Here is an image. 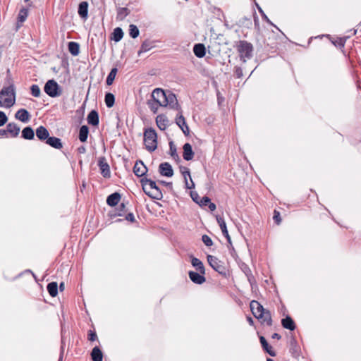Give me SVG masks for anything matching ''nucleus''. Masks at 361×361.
<instances>
[{"label": "nucleus", "mask_w": 361, "mask_h": 361, "mask_svg": "<svg viewBox=\"0 0 361 361\" xmlns=\"http://www.w3.org/2000/svg\"><path fill=\"white\" fill-rule=\"evenodd\" d=\"M166 95V92H165L162 89L156 88L153 90L151 96L153 100L161 104V106H164Z\"/></svg>", "instance_id": "obj_9"}, {"label": "nucleus", "mask_w": 361, "mask_h": 361, "mask_svg": "<svg viewBox=\"0 0 361 361\" xmlns=\"http://www.w3.org/2000/svg\"><path fill=\"white\" fill-rule=\"evenodd\" d=\"M183 157L185 161H190L194 157V152L192 151V146L190 143H185L183 147Z\"/></svg>", "instance_id": "obj_14"}, {"label": "nucleus", "mask_w": 361, "mask_h": 361, "mask_svg": "<svg viewBox=\"0 0 361 361\" xmlns=\"http://www.w3.org/2000/svg\"><path fill=\"white\" fill-rule=\"evenodd\" d=\"M15 118L21 122L27 123L30 120V114L27 110L20 109L16 113Z\"/></svg>", "instance_id": "obj_15"}, {"label": "nucleus", "mask_w": 361, "mask_h": 361, "mask_svg": "<svg viewBox=\"0 0 361 361\" xmlns=\"http://www.w3.org/2000/svg\"><path fill=\"white\" fill-rule=\"evenodd\" d=\"M273 219H274V222L276 223V224H277V225H279L281 222L280 212L276 209L274 211Z\"/></svg>", "instance_id": "obj_50"}, {"label": "nucleus", "mask_w": 361, "mask_h": 361, "mask_svg": "<svg viewBox=\"0 0 361 361\" xmlns=\"http://www.w3.org/2000/svg\"><path fill=\"white\" fill-rule=\"evenodd\" d=\"M147 172V168L141 160L135 162L133 167V173L137 177H142Z\"/></svg>", "instance_id": "obj_10"}, {"label": "nucleus", "mask_w": 361, "mask_h": 361, "mask_svg": "<svg viewBox=\"0 0 361 361\" xmlns=\"http://www.w3.org/2000/svg\"><path fill=\"white\" fill-rule=\"evenodd\" d=\"M194 54L198 58H202L205 56L206 49L203 44H196L193 47Z\"/></svg>", "instance_id": "obj_22"}, {"label": "nucleus", "mask_w": 361, "mask_h": 361, "mask_svg": "<svg viewBox=\"0 0 361 361\" xmlns=\"http://www.w3.org/2000/svg\"><path fill=\"white\" fill-rule=\"evenodd\" d=\"M250 306L253 315L256 318L262 316V313L265 311L263 306L256 300L251 301Z\"/></svg>", "instance_id": "obj_11"}, {"label": "nucleus", "mask_w": 361, "mask_h": 361, "mask_svg": "<svg viewBox=\"0 0 361 361\" xmlns=\"http://www.w3.org/2000/svg\"><path fill=\"white\" fill-rule=\"evenodd\" d=\"M65 288L64 283H61L59 285V289L61 291H63Z\"/></svg>", "instance_id": "obj_64"}, {"label": "nucleus", "mask_w": 361, "mask_h": 361, "mask_svg": "<svg viewBox=\"0 0 361 361\" xmlns=\"http://www.w3.org/2000/svg\"><path fill=\"white\" fill-rule=\"evenodd\" d=\"M91 357L93 361H103V354L98 346L93 348L91 353Z\"/></svg>", "instance_id": "obj_27"}, {"label": "nucleus", "mask_w": 361, "mask_h": 361, "mask_svg": "<svg viewBox=\"0 0 361 361\" xmlns=\"http://www.w3.org/2000/svg\"><path fill=\"white\" fill-rule=\"evenodd\" d=\"M31 94L35 97H39L41 94V90L37 85H32L30 87Z\"/></svg>", "instance_id": "obj_45"}, {"label": "nucleus", "mask_w": 361, "mask_h": 361, "mask_svg": "<svg viewBox=\"0 0 361 361\" xmlns=\"http://www.w3.org/2000/svg\"><path fill=\"white\" fill-rule=\"evenodd\" d=\"M159 183L169 188L170 189H172V183L171 182H166L164 180H161Z\"/></svg>", "instance_id": "obj_60"}, {"label": "nucleus", "mask_w": 361, "mask_h": 361, "mask_svg": "<svg viewBox=\"0 0 361 361\" xmlns=\"http://www.w3.org/2000/svg\"><path fill=\"white\" fill-rule=\"evenodd\" d=\"M210 198L207 196H204L203 197L200 198V202L198 204L200 207H204L208 204V203H210Z\"/></svg>", "instance_id": "obj_51"}, {"label": "nucleus", "mask_w": 361, "mask_h": 361, "mask_svg": "<svg viewBox=\"0 0 361 361\" xmlns=\"http://www.w3.org/2000/svg\"><path fill=\"white\" fill-rule=\"evenodd\" d=\"M236 49L240 59L243 62H245L247 59H250L252 57L253 46L250 42L240 40L237 42Z\"/></svg>", "instance_id": "obj_3"}, {"label": "nucleus", "mask_w": 361, "mask_h": 361, "mask_svg": "<svg viewBox=\"0 0 361 361\" xmlns=\"http://www.w3.org/2000/svg\"><path fill=\"white\" fill-rule=\"evenodd\" d=\"M176 124L178 126V127L180 128H181V127H183L185 124H186V122H185V118L183 116V115L181 114H180L176 118Z\"/></svg>", "instance_id": "obj_48"}, {"label": "nucleus", "mask_w": 361, "mask_h": 361, "mask_svg": "<svg viewBox=\"0 0 361 361\" xmlns=\"http://www.w3.org/2000/svg\"><path fill=\"white\" fill-rule=\"evenodd\" d=\"M147 104H148L149 109H151V111L154 114H156L158 110L159 106H161V104H159L158 102H157L156 101H154L153 99L149 100L147 102Z\"/></svg>", "instance_id": "obj_43"}, {"label": "nucleus", "mask_w": 361, "mask_h": 361, "mask_svg": "<svg viewBox=\"0 0 361 361\" xmlns=\"http://www.w3.org/2000/svg\"><path fill=\"white\" fill-rule=\"evenodd\" d=\"M238 25L239 26H242V27H245L249 28L252 25L251 18H248V17H246V16L243 17V18L239 19V20L238 22Z\"/></svg>", "instance_id": "obj_38"}, {"label": "nucleus", "mask_w": 361, "mask_h": 361, "mask_svg": "<svg viewBox=\"0 0 361 361\" xmlns=\"http://www.w3.org/2000/svg\"><path fill=\"white\" fill-rule=\"evenodd\" d=\"M125 219L130 222L135 221L134 214L132 212L128 213L125 216Z\"/></svg>", "instance_id": "obj_57"}, {"label": "nucleus", "mask_w": 361, "mask_h": 361, "mask_svg": "<svg viewBox=\"0 0 361 361\" xmlns=\"http://www.w3.org/2000/svg\"><path fill=\"white\" fill-rule=\"evenodd\" d=\"M8 121V117L4 111H0V127L3 126Z\"/></svg>", "instance_id": "obj_53"}, {"label": "nucleus", "mask_w": 361, "mask_h": 361, "mask_svg": "<svg viewBox=\"0 0 361 361\" xmlns=\"http://www.w3.org/2000/svg\"><path fill=\"white\" fill-rule=\"evenodd\" d=\"M47 291L51 297H55L58 294V284L56 282H51L48 283L47 287Z\"/></svg>", "instance_id": "obj_32"}, {"label": "nucleus", "mask_w": 361, "mask_h": 361, "mask_svg": "<svg viewBox=\"0 0 361 361\" xmlns=\"http://www.w3.org/2000/svg\"><path fill=\"white\" fill-rule=\"evenodd\" d=\"M78 13L82 18H87L88 14V3L82 1L79 4Z\"/></svg>", "instance_id": "obj_24"}, {"label": "nucleus", "mask_w": 361, "mask_h": 361, "mask_svg": "<svg viewBox=\"0 0 361 361\" xmlns=\"http://www.w3.org/2000/svg\"><path fill=\"white\" fill-rule=\"evenodd\" d=\"M36 135L39 140L46 141L49 136V133L45 127L40 126L36 129Z\"/></svg>", "instance_id": "obj_19"}, {"label": "nucleus", "mask_w": 361, "mask_h": 361, "mask_svg": "<svg viewBox=\"0 0 361 361\" xmlns=\"http://www.w3.org/2000/svg\"><path fill=\"white\" fill-rule=\"evenodd\" d=\"M78 152L80 154H84L86 152V148L84 146H81V147L78 148Z\"/></svg>", "instance_id": "obj_62"}, {"label": "nucleus", "mask_w": 361, "mask_h": 361, "mask_svg": "<svg viewBox=\"0 0 361 361\" xmlns=\"http://www.w3.org/2000/svg\"><path fill=\"white\" fill-rule=\"evenodd\" d=\"M191 264L202 274H205V269L203 263L199 259L192 257L191 259Z\"/></svg>", "instance_id": "obj_28"}, {"label": "nucleus", "mask_w": 361, "mask_h": 361, "mask_svg": "<svg viewBox=\"0 0 361 361\" xmlns=\"http://www.w3.org/2000/svg\"><path fill=\"white\" fill-rule=\"evenodd\" d=\"M69 52L74 56H78L80 53V45L78 42H70L68 44Z\"/></svg>", "instance_id": "obj_29"}, {"label": "nucleus", "mask_w": 361, "mask_h": 361, "mask_svg": "<svg viewBox=\"0 0 361 361\" xmlns=\"http://www.w3.org/2000/svg\"><path fill=\"white\" fill-rule=\"evenodd\" d=\"M121 200V195L118 192H114L109 195L106 199V203L111 207H114L118 204Z\"/></svg>", "instance_id": "obj_21"}, {"label": "nucleus", "mask_w": 361, "mask_h": 361, "mask_svg": "<svg viewBox=\"0 0 361 361\" xmlns=\"http://www.w3.org/2000/svg\"><path fill=\"white\" fill-rule=\"evenodd\" d=\"M156 123L161 130H164L168 126L169 120L165 115L160 114L156 118Z\"/></svg>", "instance_id": "obj_18"}, {"label": "nucleus", "mask_w": 361, "mask_h": 361, "mask_svg": "<svg viewBox=\"0 0 361 361\" xmlns=\"http://www.w3.org/2000/svg\"><path fill=\"white\" fill-rule=\"evenodd\" d=\"M46 143L53 148L60 149L63 147L61 139L56 137H48L46 140Z\"/></svg>", "instance_id": "obj_20"}, {"label": "nucleus", "mask_w": 361, "mask_h": 361, "mask_svg": "<svg viewBox=\"0 0 361 361\" xmlns=\"http://www.w3.org/2000/svg\"><path fill=\"white\" fill-rule=\"evenodd\" d=\"M112 39L116 42L121 41L123 37V32L121 27H116L112 33Z\"/></svg>", "instance_id": "obj_34"}, {"label": "nucleus", "mask_w": 361, "mask_h": 361, "mask_svg": "<svg viewBox=\"0 0 361 361\" xmlns=\"http://www.w3.org/2000/svg\"><path fill=\"white\" fill-rule=\"evenodd\" d=\"M28 16V11L26 8H22L20 9L18 16V20L20 23H23L27 17Z\"/></svg>", "instance_id": "obj_42"}, {"label": "nucleus", "mask_w": 361, "mask_h": 361, "mask_svg": "<svg viewBox=\"0 0 361 361\" xmlns=\"http://www.w3.org/2000/svg\"><path fill=\"white\" fill-rule=\"evenodd\" d=\"M140 31L137 27L133 24H130L129 25V35L130 36L135 39L139 36Z\"/></svg>", "instance_id": "obj_40"}, {"label": "nucleus", "mask_w": 361, "mask_h": 361, "mask_svg": "<svg viewBox=\"0 0 361 361\" xmlns=\"http://www.w3.org/2000/svg\"><path fill=\"white\" fill-rule=\"evenodd\" d=\"M180 129L185 135L189 134L190 130L187 124H185L183 127H181Z\"/></svg>", "instance_id": "obj_58"}, {"label": "nucleus", "mask_w": 361, "mask_h": 361, "mask_svg": "<svg viewBox=\"0 0 361 361\" xmlns=\"http://www.w3.org/2000/svg\"><path fill=\"white\" fill-rule=\"evenodd\" d=\"M44 90L51 97H56L61 94L60 86L54 80H49L44 87Z\"/></svg>", "instance_id": "obj_5"}, {"label": "nucleus", "mask_w": 361, "mask_h": 361, "mask_svg": "<svg viewBox=\"0 0 361 361\" xmlns=\"http://www.w3.org/2000/svg\"><path fill=\"white\" fill-rule=\"evenodd\" d=\"M190 197L195 202H196L197 204L199 203L200 197L199 196L198 193L196 191H191Z\"/></svg>", "instance_id": "obj_54"}, {"label": "nucleus", "mask_w": 361, "mask_h": 361, "mask_svg": "<svg viewBox=\"0 0 361 361\" xmlns=\"http://www.w3.org/2000/svg\"><path fill=\"white\" fill-rule=\"evenodd\" d=\"M202 240L204 243V245L207 247H210L213 245L212 240L207 235H203L202 236Z\"/></svg>", "instance_id": "obj_49"}, {"label": "nucleus", "mask_w": 361, "mask_h": 361, "mask_svg": "<svg viewBox=\"0 0 361 361\" xmlns=\"http://www.w3.org/2000/svg\"><path fill=\"white\" fill-rule=\"evenodd\" d=\"M154 47V42L152 41L149 39L145 40L141 44L140 49L137 52L138 56H140L142 53L151 50Z\"/></svg>", "instance_id": "obj_25"}, {"label": "nucleus", "mask_w": 361, "mask_h": 361, "mask_svg": "<svg viewBox=\"0 0 361 361\" xmlns=\"http://www.w3.org/2000/svg\"><path fill=\"white\" fill-rule=\"evenodd\" d=\"M16 102V91L13 85L4 87L0 91V107L10 108Z\"/></svg>", "instance_id": "obj_2"}, {"label": "nucleus", "mask_w": 361, "mask_h": 361, "mask_svg": "<svg viewBox=\"0 0 361 361\" xmlns=\"http://www.w3.org/2000/svg\"><path fill=\"white\" fill-rule=\"evenodd\" d=\"M168 106L173 109L178 110L180 109V106L178 104L176 95L171 92H168L166 93L165 102L164 104V107Z\"/></svg>", "instance_id": "obj_7"}, {"label": "nucleus", "mask_w": 361, "mask_h": 361, "mask_svg": "<svg viewBox=\"0 0 361 361\" xmlns=\"http://www.w3.org/2000/svg\"><path fill=\"white\" fill-rule=\"evenodd\" d=\"M98 166L104 178H109L111 176L110 167L104 157L99 158Z\"/></svg>", "instance_id": "obj_8"}, {"label": "nucleus", "mask_w": 361, "mask_h": 361, "mask_svg": "<svg viewBox=\"0 0 361 361\" xmlns=\"http://www.w3.org/2000/svg\"><path fill=\"white\" fill-rule=\"evenodd\" d=\"M159 171L161 176L166 177H171L173 175V170L172 166L168 162L160 164L159 166Z\"/></svg>", "instance_id": "obj_12"}, {"label": "nucleus", "mask_w": 361, "mask_h": 361, "mask_svg": "<svg viewBox=\"0 0 361 361\" xmlns=\"http://www.w3.org/2000/svg\"><path fill=\"white\" fill-rule=\"evenodd\" d=\"M262 348L264 352L268 353L271 357H275L276 355L275 350L273 349V347L267 342V340H259Z\"/></svg>", "instance_id": "obj_23"}, {"label": "nucleus", "mask_w": 361, "mask_h": 361, "mask_svg": "<svg viewBox=\"0 0 361 361\" xmlns=\"http://www.w3.org/2000/svg\"><path fill=\"white\" fill-rule=\"evenodd\" d=\"M190 279L196 284L200 285L205 282V277L204 274L200 272L197 273L193 271H190L188 273Z\"/></svg>", "instance_id": "obj_13"}, {"label": "nucleus", "mask_w": 361, "mask_h": 361, "mask_svg": "<svg viewBox=\"0 0 361 361\" xmlns=\"http://www.w3.org/2000/svg\"><path fill=\"white\" fill-rule=\"evenodd\" d=\"M7 131L12 137H16L19 135L20 127L18 126L15 123H9L6 126Z\"/></svg>", "instance_id": "obj_26"}, {"label": "nucleus", "mask_w": 361, "mask_h": 361, "mask_svg": "<svg viewBox=\"0 0 361 361\" xmlns=\"http://www.w3.org/2000/svg\"><path fill=\"white\" fill-rule=\"evenodd\" d=\"M242 269H243V272L245 273V274L246 275V276L247 277V279L250 281V283H251V280H252V279H253V276H252L250 269L246 264H245L242 267Z\"/></svg>", "instance_id": "obj_47"}, {"label": "nucleus", "mask_w": 361, "mask_h": 361, "mask_svg": "<svg viewBox=\"0 0 361 361\" xmlns=\"http://www.w3.org/2000/svg\"><path fill=\"white\" fill-rule=\"evenodd\" d=\"M129 14V11L127 8H119L117 12V19L123 20Z\"/></svg>", "instance_id": "obj_41"}, {"label": "nucleus", "mask_w": 361, "mask_h": 361, "mask_svg": "<svg viewBox=\"0 0 361 361\" xmlns=\"http://www.w3.org/2000/svg\"><path fill=\"white\" fill-rule=\"evenodd\" d=\"M281 324L283 328L293 331V320L290 316L281 319Z\"/></svg>", "instance_id": "obj_33"}, {"label": "nucleus", "mask_w": 361, "mask_h": 361, "mask_svg": "<svg viewBox=\"0 0 361 361\" xmlns=\"http://www.w3.org/2000/svg\"><path fill=\"white\" fill-rule=\"evenodd\" d=\"M179 169L182 176H183L184 180H186V179H188V177H189V178H191L190 171L188 167L180 166Z\"/></svg>", "instance_id": "obj_44"}, {"label": "nucleus", "mask_w": 361, "mask_h": 361, "mask_svg": "<svg viewBox=\"0 0 361 361\" xmlns=\"http://www.w3.org/2000/svg\"><path fill=\"white\" fill-rule=\"evenodd\" d=\"M234 73H235V76L238 78H240L241 77H243V70L240 67H235V68Z\"/></svg>", "instance_id": "obj_56"}, {"label": "nucleus", "mask_w": 361, "mask_h": 361, "mask_svg": "<svg viewBox=\"0 0 361 361\" xmlns=\"http://www.w3.org/2000/svg\"><path fill=\"white\" fill-rule=\"evenodd\" d=\"M89 128L87 126H82L79 130V140L82 142H85L88 137Z\"/></svg>", "instance_id": "obj_31"}, {"label": "nucleus", "mask_w": 361, "mask_h": 361, "mask_svg": "<svg viewBox=\"0 0 361 361\" xmlns=\"http://www.w3.org/2000/svg\"><path fill=\"white\" fill-rule=\"evenodd\" d=\"M117 71H118V70L116 68H113L111 70V71L109 73V75L106 78V82L107 85H111L113 83V82L115 79V77L116 75Z\"/></svg>", "instance_id": "obj_39"}, {"label": "nucleus", "mask_w": 361, "mask_h": 361, "mask_svg": "<svg viewBox=\"0 0 361 361\" xmlns=\"http://www.w3.org/2000/svg\"><path fill=\"white\" fill-rule=\"evenodd\" d=\"M66 343L64 340H61V348H60V354L58 361H63V354L65 350Z\"/></svg>", "instance_id": "obj_52"}, {"label": "nucleus", "mask_w": 361, "mask_h": 361, "mask_svg": "<svg viewBox=\"0 0 361 361\" xmlns=\"http://www.w3.org/2000/svg\"><path fill=\"white\" fill-rule=\"evenodd\" d=\"M207 262L212 269L219 274L222 275L226 274V268L224 266V263L219 260L217 257L212 255H208Z\"/></svg>", "instance_id": "obj_6"}, {"label": "nucleus", "mask_w": 361, "mask_h": 361, "mask_svg": "<svg viewBox=\"0 0 361 361\" xmlns=\"http://www.w3.org/2000/svg\"><path fill=\"white\" fill-rule=\"evenodd\" d=\"M127 212L126 204L122 202L116 209V212L115 214L116 216H123L125 213Z\"/></svg>", "instance_id": "obj_46"}, {"label": "nucleus", "mask_w": 361, "mask_h": 361, "mask_svg": "<svg viewBox=\"0 0 361 361\" xmlns=\"http://www.w3.org/2000/svg\"><path fill=\"white\" fill-rule=\"evenodd\" d=\"M35 137V132L30 126L24 128L22 130V137L25 140H32Z\"/></svg>", "instance_id": "obj_30"}, {"label": "nucleus", "mask_w": 361, "mask_h": 361, "mask_svg": "<svg viewBox=\"0 0 361 361\" xmlns=\"http://www.w3.org/2000/svg\"><path fill=\"white\" fill-rule=\"evenodd\" d=\"M87 123L88 124L97 126L99 123V114L98 112L95 110H92L89 114L87 115Z\"/></svg>", "instance_id": "obj_17"}, {"label": "nucleus", "mask_w": 361, "mask_h": 361, "mask_svg": "<svg viewBox=\"0 0 361 361\" xmlns=\"http://www.w3.org/2000/svg\"><path fill=\"white\" fill-rule=\"evenodd\" d=\"M190 183L188 181V179L186 180H184L185 182V186L187 189H192L195 188V183L192 179V178H190Z\"/></svg>", "instance_id": "obj_55"}, {"label": "nucleus", "mask_w": 361, "mask_h": 361, "mask_svg": "<svg viewBox=\"0 0 361 361\" xmlns=\"http://www.w3.org/2000/svg\"><path fill=\"white\" fill-rule=\"evenodd\" d=\"M216 221L221 228V230L223 233V235L226 237V238L227 239L228 242V243H231V237L228 234V230H227V227H226V222L224 219L223 217L220 216H216Z\"/></svg>", "instance_id": "obj_16"}, {"label": "nucleus", "mask_w": 361, "mask_h": 361, "mask_svg": "<svg viewBox=\"0 0 361 361\" xmlns=\"http://www.w3.org/2000/svg\"><path fill=\"white\" fill-rule=\"evenodd\" d=\"M104 102L106 104V106L108 108H111L114 105L115 103V97L112 93L107 92L105 94L104 97Z\"/></svg>", "instance_id": "obj_35"}, {"label": "nucleus", "mask_w": 361, "mask_h": 361, "mask_svg": "<svg viewBox=\"0 0 361 361\" xmlns=\"http://www.w3.org/2000/svg\"><path fill=\"white\" fill-rule=\"evenodd\" d=\"M208 207L211 211H214L216 208V204L210 201V203H208Z\"/></svg>", "instance_id": "obj_61"}, {"label": "nucleus", "mask_w": 361, "mask_h": 361, "mask_svg": "<svg viewBox=\"0 0 361 361\" xmlns=\"http://www.w3.org/2000/svg\"><path fill=\"white\" fill-rule=\"evenodd\" d=\"M257 319H262V323L267 326L271 325V319L269 312H264L262 315L259 317Z\"/></svg>", "instance_id": "obj_37"}, {"label": "nucleus", "mask_w": 361, "mask_h": 361, "mask_svg": "<svg viewBox=\"0 0 361 361\" xmlns=\"http://www.w3.org/2000/svg\"><path fill=\"white\" fill-rule=\"evenodd\" d=\"M144 144L146 149L152 152L157 148V134L154 128H149L144 132Z\"/></svg>", "instance_id": "obj_4"}, {"label": "nucleus", "mask_w": 361, "mask_h": 361, "mask_svg": "<svg viewBox=\"0 0 361 361\" xmlns=\"http://www.w3.org/2000/svg\"><path fill=\"white\" fill-rule=\"evenodd\" d=\"M169 154L174 160H180V157L177 153L176 147L175 146L173 141L169 142Z\"/></svg>", "instance_id": "obj_36"}, {"label": "nucleus", "mask_w": 361, "mask_h": 361, "mask_svg": "<svg viewBox=\"0 0 361 361\" xmlns=\"http://www.w3.org/2000/svg\"><path fill=\"white\" fill-rule=\"evenodd\" d=\"M7 133H8L7 129L6 130L0 129V136H4L6 135Z\"/></svg>", "instance_id": "obj_63"}, {"label": "nucleus", "mask_w": 361, "mask_h": 361, "mask_svg": "<svg viewBox=\"0 0 361 361\" xmlns=\"http://www.w3.org/2000/svg\"><path fill=\"white\" fill-rule=\"evenodd\" d=\"M87 338H97V334L95 331H89Z\"/></svg>", "instance_id": "obj_59"}, {"label": "nucleus", "mask_w": 361, "mask_h": 361, "mask_svg": "<svg viewBox=\"0 0 361 361\" xmlns=\"http://www.w3.org/2000/svg\"><path fill=\"white\" fill-rule=\"evenodd\" d=\"M140 183L145 193L149 197L157 200L162 199V192L155 181L147 178H142L140 180Z\"/></svg>", "instance_id": "obj_1"}]
</instances>
